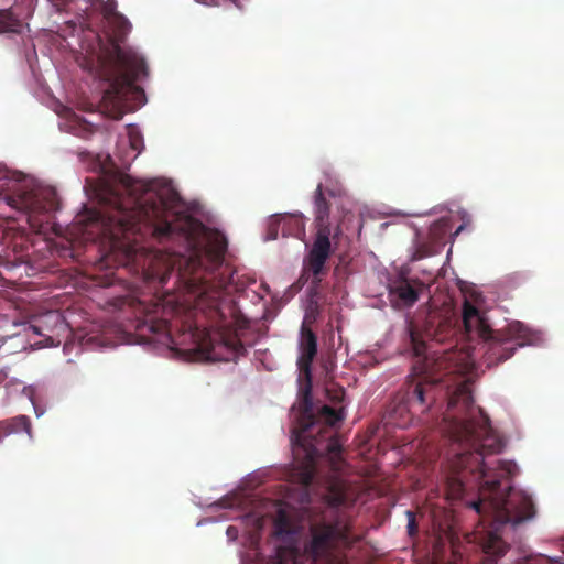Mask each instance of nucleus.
Here are the masks:
<instances>
[{"instance_id":"b1692460","label":"nucleus","mask_w":564,"mask_h":564,"mask_svg":"<svg viewBox=\"0 0 564 564\" xmlns=\"http://www.w3.org/2000/svg\"><path fill=\"white\" fill-rule=\"evenodd\" d=\"M231 530H232V527H229L227 532L230 533V534H234V531H231Z\"/></svg>"},{"instance_id":"393cba45","label":"nucleus","mask_w":564,"mask_h":564,"mask_svg":"<svg viewBox=\"0 0 564 564\" xmlns=\"http://www.w3.org/2000/svg\"><path fill=\"white\" fill-rule=\"evenodd\" d=\"M231 530H232V527H229L227 532L230 533V534H234V531H231Z\"/></svg>"},{"instance_id":"9d476101","label":"nucleus","mask_w":564,"mask_h":564,"mask_svg":"<svg viewBox=\"0 0 564 564\" xmlns=\"http://www.w3.org/2000/svg\"><path fill=\"white\" fill-rule=\"evenodd\" d=\"M424 288L419 280L398 279L389 285V295L398 300L400 305L411 307Z\"/></svg>"},{"instance_id":"6e6552de","label":"nucleus","mask_w":564,"mask_h":564,"mask_svg":"<svg viewBox=\"0 0 564 564\" xmlns=\"http://www.w3.org/2000/svg\"><path fill=\"white\" fill-rule=\"evenodd\" d=\"M310 534L311 540L305 544L304 552L315 563H334L333 552L337 545L350 543L349 530L339 521L313 524L310 528Z\"/></svg>"},{"instance_id":"20e7f679","label":"nucleus","mask_w":564,"mask_h":564,"mask_svg":"<svg viewBox=\"0 0 564 564\" xmlns=\"http://www.w3.org/2000/svg\"><path fill=\"white\" fill-rule=\"evenodd\" d=\"M310 390L308 386L291 435L293 455L302 460L305 468L302 475V482L305 486L312 484L314 466L319 457L329 456L332 460H336L341 453V445L333 431V427L343 420L341 411L323 405L315 415Z\"/></svg>"},{"instance_id":"f03ea898","label":"nucleus","mask_w":564,"mask_h":564,"mask_svg":"<svg viewBox=\"0 0 564 564\" xmlns=\"http://www.w3.org/2000/svg\"><path fill=\"white\" fill-rule=\"evenodd\" d=\"M444 433L448 440V475L446 485L452 498H459L469 482L478 485L479 499L471 507L488 531L482 539L484 552L502 557L509 544L502 539L505 528L532 520L536 514L532 497L502 481L513 476L517 465L509 460L487 463L486 457L499 454L503 443L491 427L484 410L475 406L471 389L464 381L447 392Z\"/></svg>"},{"instance_id":"423d86ee","label":"nucleus","mask_w":564,"mask_h":564,"mask_svg":"<svg viewBox=\"0 0 564 564\" xmlns=\"http://www.w3.org/2000/svg\"><path fill=\"white\" fill-rule=\"evenodd\" d=\"M463 326L469 338L477 336L484 340V362L489 368L511 358L518 348L540 340L539 333L519 321L494 330L485 316L469 302H465L463 307Z\"/></svg>"},{"instance_id":"7ed1b4c3","label":"nucleus","mask_w":564,"mask_h":564,"mask_svg":"<svg viewBox=\"0 0 564 564\" xmlns=\"http://www.w3.org/2000/svg\"><path fill=\"white\" fill-rule=\"evenodd\" d=\"M116 3L91 2L98 11V26L110 37L112 50L107 57L100 59L98 76L108 84L104 91L102 102L119 107L132 91H138V80L148 76V66L142 56L131 48L120 46L131 29L130 22L119 13Z\"/></svg>"},{"instance_id":"ddd939ff","label":"nucleus","mask_w":564,"mask_h":564,"mask_svg":"<svg viewBox=\"0 0 564 564\" xmlns=\"http://www.w3.org/2000/svg\"><path fill=\"white\" fill-rule=\"evenodd\" d=\"M314 220L329 219V204L323 192V185L318 184L314 195Z\"/></svg>"},{"instance_id":"39448f33","label":"nucleus","mask_w":564,"mask_h":564,"mask_svg":"<svg viewBox=\"0 0 564 564\" xmlns=\"http://www.w3.org/2000/svg\"><path fill=\"white\" fill-rule=\"evenodd\" d=\"M454 334L455 328L452 319L448 317H441L436 313H431L429 315L422 330H419L415 325H410V341L414 355L416 357H423V365L419 370L424 376L420 380L412 381L408 384L406 390L399 400L398 406L400 411L406 410L409 412L423 413L436 401L438 386L443 379L441 377L432 378L429 375L433 369L427 357L426 339L442 343Z\"/></svg>"},{"instance_id":"1a4fd4ad","label":"nucleus","mask_w":564,"mask_h":564,"mask_svg":"<svg viewBox=\"0 0 564 564\" xmlns=\"http://www.w3.org/2000/svg\"><path fill=\"white\" fill-rule=\"evenodd\" d=\"M13 206L29 215L30 219L37 220V217L59 208L56 193L48 189L36 192H23L12 198Z\"/></svg>"},{"instance_id":"dca6fc26","label":"nucleus","mask_w":564,"mask_h":564,"mask_svg":"<svg viewBox=\"0 0 564 564\" xmlns=\"http://www.w3.org/2000/svg\"><path fill=\"white\" fill-rule=\"evenodd\" d=\"M519 564H564L560 558H551L543 554H530L524 556Z\"/></svg>"},{"instance_id":"a878e982","label":"nucleus","mask_w":564,"mask_h":564,"mask_svg":"<svg viewBox=\"0 0 564 564\" xmlns=\"http://www.w3.org/2000/svg\"><path fill=\"white\" fill-rule=\"evenodd\" d=\"M274 564H285L282 560H279L278 562H275Z\"/></svg>"},{"instance_id":"9b49d317","label":"nucleus","mask_w":564,"mask_h":564,"mask_svg":"<svg viewBox=\"0 0 564 564\" xmlns=\"http://www.w3.org/2000/svg\"><path fill=\"white\" fill-rule=\"evenodd\" d=\"M301 355L297 359V366L301 372H303L307 379L311 377V364L317 354V337L316 335L305 326L301 329L300 340Z\"/></svg>"},{"instance_id":"4468645a","label":"nucleus","mask_w":564,"mask_h":564,"mask_svg":"<svg viewBox=\"0 0 564 564\" xmlns=\"http://www.w3.org/2000/svg\"><path fill=\"white\" fill-rule=\"evenodd\" d=\"M141 330H148L154 335L165 334L167 332V323L163 319H155L152 316H149L143 325L140 327Z\"/></svg>"},{"instance_id":"0eeeda50","label":"nucleus","mask_w":564,"mask_h":564,"mask_svg":"<svg viewBox=\"0 0 564 564\" xmlns=\"http://www.w3.org/2000/svg\"><path fill=\"white\" fill-rule=\"evenodd\" d=\"M313 245L304 259V273L312 274V283L317 285L327 273L326 262L333 253L332 241L337 245L343 235L340 224L332 225L329 219L314 220Z\"/></svg>"},{"instance_id":"5701e85b","label":"nucleus","mask_w":564,"mask_h":564,"mask_svg":"<svg viewBox=\"0 0 564 564\" xmlns=\"http://www.w3.org/2000/svg\"><path fill=\"white\" fill-rule=\"evenodd\" d=\"M339 393H340V394H344V391H340ZM341 398H343V395H340V397H339V395H337V397H336V400L340 401V400H341Z\"/></svg>"},{"instance_id":"f8f14e48","label":"nucleus","mask_w":564,"mask_h":564,"mask_svg":"<svg viewBox=\"0 0 564 564\" xmlns=\"http://www.w3.org/2000/svg\"><path fill=\"white\" fill-rule=\"evenodd\" d=\"M23 28V21L14 11V7L0 10V33H20Z\"/></svg>"},{"instance_id":"412c9836","label":"nucleus","mask_w":564,"mask_h":564,"mask_svg":"<svg viewBox=\"0 0 564 564\" xmlns=\"http://www.w3.org/2000/svg\"><path fill=\"white\" fill-rule=\"evenodd\" d=\"M272 230H273V228L271 227L270 231H272ZM276 236H278L276 231L271 232V239H276Z\"/></svg>"},{"instance_id":"2eb2a0df","label":"nucleus","mask_w":564,"mask_h":564,"mask_svg":"<svg viewBox=\"0 0 564 564\" xmlns=\"http://www.w3.org/2000/svg\"><path fill=\"white\" fill-rule=\"evenodd\" d=\"M326 501L332 507H338L345 503L346 495L343 488L339 485H332L328 488V492L326 495Z\"/></svg>"},{"instance_id":"f3484780","label":"nucleus","mask_w":564,"mask_h":564,"mask_svg":"<svg viewBox=\"0 0 564 564\" xmlns=\"http://www.w3.org/2000/svg\"><path fill=\"white\" fill-rule=\"evenodd\" d=\"M129 145L137 152L133 156V159H135L143 148V140L139 132H129Z\"/></svg>"},{"instance_id":"4be33fe9","label":"nucleus","mask_w":564,"mask_h":564,"mask_svg":"<svg viewBox=\"0 0 564 564\" xmlns=\"http://www.w3.org/2000/svg\"><path fill=\"white\" fill-rule=\"evenodd\" d=\"M13 250H14V252H20V251H22V247H21V246H19V247H18V246L15 245V246L13 247Z\"/></svg>"},{"instance_id":"a211bd4d","label":"nucleus","mask_w":564,"mask_h":564,"mask_svg":"<svg viewBox=\"0 0 564 564\" xmlns=\"http://www.w3.org/2000/svg\"><path fill=\"white\" fill-rule=\"evenodd\" d=\"M276 531L279 533H289L290 532V522L284 512H280L278 519L275 521Z\"/></svg>"},{"instance_id":"f257e3e1","label":"nucleus","mask_w":564,"mask_h":564,"mask_svg":"<svg viewBox=\"0 0 564 564\" xmlns=\"http://www.w3.org/2000/svg\"><path fill=\"white\" fill-rule=\"evenodd\" d=\"M121 183L128 202L111 191L110 209L95 216L111 248L122 252V264L141 268L143 279L160 286L175 272L196 295L197 305L215 313L220 323L217 332L196 327L192 333L200 357L229 361L245 355L237 333L226 329L231 323L225 308L234 311V304H226L225 299L232 283V272L224 265L226 238L220 234L207 236L203 223L174 210L166 199L150 192L148 184L129 175L122 176Z\"/></svg>"},{"instance_id":"6ab92c4d","label":"nucleus","mask_w":564,"mask_h":564,"mask_svg":"<svg viewBox=\"0 0 564 564\" xmlns=\"http://www.w3.org/2000/svg\"><path fill=\"white\" fill-rule=\"evenodd\" d=\"M406 516H408V532L410 535H414L417 531V525H416V522H415V517H414V513L412 511H406Z\"/></svg>"},{"instance_id":"aec40b11","label":"nucleus","mask_w":564,"mask_h":564,"mask_svg":"<svg viewBox=\"0 0 564 564\" xmlns=\"http://www.w3.org/2000/svg\"><path fill=\"white\" fill-rule=\"evenodd\" d=\"M435 364L437 366V369H441L443 367V361L440 359L435 360Z\"/></svg>"}]
</instances>
